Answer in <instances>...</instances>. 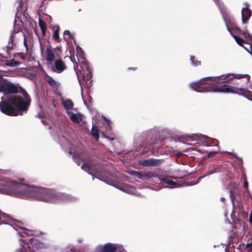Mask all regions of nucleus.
I'll list each match as a JSON object with an SVG mask.
<instances>
[{
	"label": "nucleus",
	"instance_id": "ddd939ff",
	"mask_svg": "<svg viewBox=\"0 0 252 252\" xmlns=\"http://www.w3.org/2000/svg\"><path fill=\"white\" fill-rule=\"evenodd\" d=\"M246 7L243 8L241 11L242 20L243 23L245 24L252 15V11L248 7L249 4L247 2L245 3Z\"/></svg>",
	"mask_w": 252,
	"mask_h": 252
},
{
	"label": "nucleus",
	"instance_id": "f257e3e1",
	"mask_svg": "<svg viewBox=\"0 0 252 252\" xmlns=\"http://www.w3.org/2000/svg\"><path fill=\"white\" fill-rule=\"evenodd\" d=\"M0 192L21 198H30L50 203H58L61 196L53 190L24 184L22 179L0 178Z\"/></svg>",
	"mask_w": 252,
	"mask_h": 252
},
{
	"label": "nucleus",
	"instance_id": "b1692460",
	"mask_svg": "<svg viewBox=\"0 0 252 252\" xmlns=\"http://www.w3.org/2000/svg\"><path fill=\"white\" fill-rule=\"evenodd\" d=\"M46 80L47 82L50 85H55V81L50 76H46Z\"/></svg>",
	"mask_w": 252,
	"mask_h": 252
},
{
	"label": "nucleus",
	"instance_id": "e433bc0d",
	"mask_svg": "<svg viewBox=\"0 0 252 252\" xmlns=\"http://www.w3.org/2000/svg\"><path fill=\"white\" fill-rule=\"evenodd\" d=\"M250 221L252 223V213L250 215Z\"/></svg>",
	"mask_w": 252,
	"mask_h": 252
},
{
	"label": "nucleus",
	"instance_id": "4be33fe9",
	"mask_svg": "<svg viewBox=\"0 0 252 252\" xmlns=\"http://www.w3.org/2000/svg\"><path fill=\"white\" fill-rule=\"evenodd\" d=\"M63 37L65 40H68L71 37L70 33L69 31H65L63 33Z\"/></svg>",
	"mask_w": 252,
	"mask_h": 252
},
{
	"label": "nucleus",
	"instance_id": "393cba45",
	"mask_svg": "<svg viewBox=\"0 0 252 252\" xmlns=\"http://www.w3.org/2000/svg\"><path fill=\"white\" fill-rule=\"evenodd\" d=\"M59 27L57 26V29L55 31L53 34V38L55 39L59 38Z\"/></svg>",
	"mask_w": 252,
	"mask_h": 252
},
{
	"label": "nucleus",
	"instance_id": "412c9836",
	"mask_svg": "<svg viewBox=\"0 0 252 252\" xmlns=\"http://www.w3.org/2000/svg\"><path fill=\"white\" fill-rule=\"evenodd\" d=\"M141 176L143 178L149 179V178H151L154 177V175L153 173H152L151 172H147V173H143L141 175Z\"/></svg>",
	"mask_w": 252,
	"mask_h": 252
},
{
	"label": "nucleus",
	"instance_id": "9d476101",
	"mask_svg": "<svg viewBox=\"0 0 252 252\" xmlns=\"http://www.w3.org/2000/svg\"><path fill=\"white\" fill-rule=\"evenodd\" d=\"M77 53L76 54V56L77 58V60L79 63L81 64L82 65H84L86 69V74H83V78L84 80L88 83V82H90L89 83H91V81L90 79L92 77L91 72L89 68V66L87 63H86V60H85L81 48H77Z\"/></svg>",
	"mask_w": 252,
	"mask_h": 252
},
{
	"label": "nucleus",
	"instance_id": "c9c22d12",
	"mask_svg": "<svg viewBox=\"0 0 252 252\" xmlns=\"http://www.w3.org/2000/svg\"><path fill=\"white\" fill-rule=\"evenodd\" d=\"M19 55L20 56V58L22 59H24V56L23 55H22L21 53H20L19 54Z\"/></svg>",
	"mask_w": 252,
	"mask_h": 252
},
{
	"label": "nucleus",
	"instance_id": "dca6fc26",
	"mask_svg": "<svg viewBox=\"0 0 252 252\" xmlns=\"http://www.w3.org/2000/svg\"><path fill=\"white\" fill-rule=\"evenodd\" d=\"M63 104L66 110L67 114L69 111H71L75 109L73 108V104L72 101L70 99H66L62 100Z\"/></svg>",
	"mask_w": 252,
	"mask_h": 252
},
{
	"label": "nucleus",
	"instance_id": "473e14b6",
	"mask_svg": "<svg viewBox=\"0 0 252 252\" xmlns=\"http://www.w3.org/2000/svg\"><path fill=\"white\" fill-rule=\"evenodd\" d=\"M216 152H209L207 154V156L208 157H211V156H214L216 154Z\"/></svg>",
	"mask_w": 252,
	"mask_h": 252
},
{
	"label": "nucleus",
	"instance_id": "49530a36",
	"mask_svg": "<svg viewBox=\"0 0 252 252\" xmlns=\"http://www.w3.org/2000/svg\"><path fill=\"white\" fill-rule=\"evenodd\" d=\"M248 35L250 37V35L249 33H248Z\"/></svg>",
	"mask_w": 252,
	"mask_h": 252
},
{
	"label": "nucleus",
	"instance_id": "1a4fd4ad",
	"mask_svg": "<svg viewBox=\"0 0 252 252\" xmlns=\"http://www.w3.org/2000/svg\"><path fill=\"white\" fill-rule=\"evenodd\" d=\"M61 50L60 47L52 48L48 46L45 54V60L49 64L61 58Z\"/></svg>",
	"mask_w": 252,
	"mask_h": 252
},
{
	"label": "nucleus",
	"instance_id": "72a5a7b5",
	"mask_svg": "<svg viewBox=\"0 0 252 252\" xmlns=\"http://www.w3.org/2000/svg\"><path fill=\"white\" fill-rule=\"evenodd\" d=\"M23 4H24V2H23V1L21 0L20 1L19 4V7L21 8V7H22V6H23Z\"/></svg>",
	"mask_w": 252,
	"mask_h": 252
},
{
	"label": "nucleus",
	"instance_id": "58836bf2",
	"mask_svg": "<svg viewBox=\"0 0 252 252\" xmlns=\"http://www.w3.org/2000/svg\"><path fill=\"white\" fill-rule=\"evenodd\" d=\"M230 154H231V155L234 156L235 157H236V154H235L234 153H230Z\"/></svg>",
	"mask_w": 252,
	"mask_h": 252
},
{
	"label": "nucleus",
	"instance_id": "a878e982",
	"mask_svg": "<svg viewBox=\"0 0 252 252\" xmlns=\"http://www.w3.org/2000/svg\"><path fill=\"white\" fill-rule=\"evenodd\" d=\"M190 60L191 61L192 64L193 65L197 66L199 64H200V62L199 61H196L194 62V57H191Z\"/></svg>",
	"mask_w": 252,
	"mask_h": 252
},
{
	"label": "nucleus",
	"instance_id": "39448f33",
	"mask_svg": "<svg viewBox=\"0 0 252 252\" xmlns=\"http://www.w3.org/2000/svg\"><path fill=\"white\" fill-rule=\"evenodd\" d=\"M7 224L12 226L14 229L17 231L18 234L22 238H25L33 234L32 230L27 229L23 226V223L22 221L13 220L8 215L0 211V224Z\"/></svg>",
	"mask_w": 252,
	"mask_h": 252
},
{
	"label": "nucleus",
	"instance_id": "bb28decb",
	"mask_svg": "<svg viewBox=\"0 0 252 252\" xmlns=\"http://www.w3.org/2000/svg\"><path fill=\"white\" fill-rule=\"evenodd\" d=\"M103 118L104 120V121H105V122L106 123V124H107V125L108 126V127L109 128H110V125L111 124V121L109 119H107L106 117H104V116H103Z\"/></svg>",
	"mask_w": 252,
	"mask_h": 252
},
{
	"label": "nucleus",
	"instance_id": "6e6552de",
	"mask_svg": "<svg viewBox=\"0 0 252 252\" xmlns=\"http://www.w3.org/2000/svg\"><path fill=\"white\" fill-rule=\"evenodd\" d=\"M96 252H125L123 246L117 243H108L98 246Z\"/></svg>",
	"mask_w": 252,
	"mask_h": 252
},
{
	"label": "nucleus",
	"instance_id": "4c0bfd02",
	"mask_svg": "<svg viewBox=\"0 0 252 252\" xmlns=\"http://www.w3.org/2000/svg\"><path fill=\"white\" fill-rule=\"evenodd\" d=\"M42 123L44 124V125H46V122L45 121V120H42Z\"/></svg>",
	"mask_w": 252,
	"mask_h": 252
},
{
	"label": "nucleus",
	"instance_id": "20e7f679",
	"mask_svg": "<svg viewBox=\"0 0 252 252\" xmlns=\"http://www.w3.org/2000/svg\"><path fill=\"white\" fill-rule=\"evenodd\" d=\"M81 168L91 175L93 176V180L94 178L95 177L106 184L112 186L124 192L131 194L138 195V194L136 193L135 189L133 187L127 184L120 185L117 184L112 179L106 176L105 173L103 172L97 170L95 167L91 162L84 163L81 166Z\"/></svg>",
	"mask_w": 252,
	"mask_h": 252
},
{
	"label": "nucleus",
	"instance_id": "79ce46f5",
	"mask_svg": "<svg viewBox=\"0 0 252 252\" xmlns=\"http://www.w3.org/2000/svg\"><path fill=\"white\" fill-rule=\"evenodd\" d=\"M201 137H202V138H206V136H202Z\"/></svg>",
	"mask_w": 252,
	"mask_h": 252
},
{
	"label": "nucleus",
	"instance_id": "a19ab883",
	"mask_svg": "<svg viewBox=\"0 0 252 252\" xmlns=\"http://www.w3.org/2000/svg\"><path fill=\"white\" fill-rule=\"evenodd\" d=\"M250 88L252 89V84H251L250 86Z\"/></svg>",
	"mask_w": 252,
	"mask_h": 252
},
{
	"label": "nucleus",
	"instance_id": "f704fd0d",
	"mask_svg": "<svg viewBox=\"0 0 252 252\" xmlns=\"http://www.w3.org/2000/svg\"><path fill=\"white\" fill-rule=\"evenodd\" d=\"M24 46H25L26 49H27V43H26L25 37H24Z\"/></svg>",
	"mask_w": 252,
	"mask_h": 252
},
{
	"label": "nucleus",
	"instance_id": "6ab92c4d",
	"mask_svg": "<svg viewBox=\"0 0 252 252\" xmlns=\"http://www.w3.org/2000/svg\"><path fill=\"white\" fill-rule=\"evenodd\" d=\"M20 63L19 62L16 61L13 59L7 61L5 63V65L6 66H16L19 65Z\"/></svg>",
	"mask_w": 252,
	"mask_h": 252
},
{
	"label": "nucleus",
	"instance_id": "2f4dec72",
	"mask_svg": "<svg viewBox=\"0 0 252 252\" xmlns=\"http://www.w3.org/2000/svg\"><path fill=\"white\" fill-rule=\"evenodd\" d=\"M246 50L250 53L252 54V45L250 46V50L248 49L246 47H244Z\"/></svg>",
	"mask_w": 252,
	"mask_h": 252
},
{
	"label": "nucleus",
	"instance_id": "f8f14e48",
	"mask_svg": "<svg viewBox=\"0 0 252 252\" xmlns=\"http://www.w3.org/2000/svg\"><path fill=\"white\" fill-rule=\"evenodd\" d=\"M67 115L70 120L74 123H79L83 122V115L78 112L77 110L75 109L71 111H69V113H67Z\"/></svg>",
	"mask_w": 252,
	"mask_h": 252
},
{
	"label": "nucleus",
	"instance_id": "37998d69",
	"mask_svg": "<svg viewBox=\"0 0 252 252\" xmlns=\"http://www.w3.org/2000/svg\"><path fill=\"white\" fill-rule=\"evenodd\" d=\"M246 33H247V32H244V33H243V34H244V35H245Z\"/></svg>",
	"mask_w": 252,
	"mask_h": 252
},
{
	"label": "nucleus",
	"instance_id": "cd10ccee",
	"mask_svg": "<svg viewBox=\"0 0 252 252\" xmlns=\"http://www.w3.org/2000/svg\"><path fill=\"white\" fill-rule=\"evenodd\" d=\"M73 157L74 158H76V162L77 163V164L78 165H79L80 164V161L82 160L81 159V158L80 157H79L78 156L77 157H76V155L74 154V155L73 156Z\"/></svg>",
	"mask_w": 252,
	"mask_h": 252
},
{
	"label": "nucleus",
	"instance_id": "423d86ee",
	"mask_svg": "<svg viewBox=\"0 0 252 252\" xmlns=\"http://www.w3.org/2000/svg\"><path fill=\"white\" fill-rule=\"evenodd\" d=\"M216 4L218 5L219 8L222 15L223 18L225 22V24L226 25V27L227 30L231 33V34L233 36L234 38L235 39L236 42L240 45H242L243 43H244V41L243 39L239 37L238 36L236 35V34H239V32H241V31L236 26L234 22L233 21L231 23V22L230 21V24L231 25L232 28H230L228 25L227 21H226V19L225 17V9L224 7L223 6L222 3H220V0H214Z\"/></svg>",
	"mask_w": 252,
	"mask_h": 252
},
{
	"label": "nucleus",
	"instance_id": "aec40b11",
	"mask_svg": "<svg viewBox=\"0 0 252 252\" xmlns=\"http://www.w3.org/2000/svg\"><path fill=\"white\" fill-rule=\"evenodd\" d=\"M39 25L43 34H44L46 30V25L44 22L40 19H39Z\"/></svg>",
	"mask_w": 252,
	"mask_h": 252
},
{
	"label": "nucleus",
	"instance_id": "7ed1b4c3",
	"mask_svg": "<svg viewBox=\"0 0 252 252\" xmlns=\"http://www.w3.org/2000/svg\"><path fill=\"white\" fill-rule=\"evenodd\" d=\"M242 77H245L246 82L249 81L250 78L248 75L227 74L218 77H209L202 79L200 81L191 83L190 87L193 90L197 92L213 91L235 93L240 94L245 91V89L240 85V81L236 83L237 86H225L218 88L216 87L217 85L225 83L227 80L228 81L234 78L240 79Z\"/></svg>",
	"mask_w": 252,
	"mask_h": 252
},
{
	"label": "nucleus",
	"instance_id": "0eeeda50",
	"mask_svg": "<svg viewBox=\"0 0 252 252\" xmlns=\"http://www.w3.org/2000/svg\"><path fill=\"white\" fill-rule=\"evenodd\" d=\"M32 245V250L30 248L29 244H27L26 240L21 239L20 248L16 250L15 252H34V250L40 249L42 247L43 244L36 239L31 238L29 240Z\"/></svg>",
	"mask_w": 252,
	"mask_h": 252
},
{
	"label": "nucleus",
	"instance_id": "a211bd4d",
	"mask_svg": "<svg viewBox=\"0 0 252 252\" xmlns=\"http://www.w3.org/2000/svg\"><path fill=\"white\" fill-rule=\"evenodd\" d=\"M91 133L96 141L98 140L99 138L98 130L97 127L94 125H93Z\"/></svg>",
	"mask_w": 252,
	"mask_h": 252
},
{
	"label": "nucleus",
	"instance_id": "9b49d317",
	"mask_svg": "<svg viewBox=\"0 0 252 252\" xmlns=\"http://www.w3.org/2000/svg\"><path fill=\"white\" fill-rule=\"evenodd\" d=\"M51 70L57 73H61L64 70L66 67L65 63L60 58L56 60L54 62L49 64Z\"/></svg>",
	"mask_w": 252,
	"mask_h": 252
},
{
	"label": "nucleus",
	"instance_id": "a18cd8bd",
	"mask_svg": "<svg viewBox=\"0 0 252 252\" xmlns=\"http://www.w3.org/2000/svg\"><path fill=\"white\" fill-rule=\"evenodd\" d=\"M2 171L0 170V174L1 173Z\"/></svg>",
	"mask_w": 252,
	"mask_h": 252
},
{
	"label": "nucleus",
	"instance_id": "c85d7f7f",
	"mask_svg": "<svg viewBox=\"0 0 252 252\" xmlns=\"http://www.w3.org/2000/svg\"><path fill=\"white\" fill-rule=\"evenodd\" d=\"M246 247L248 248H250V250L248 251V252H252V241L251 243L247 244Z\"/></svg>",
	"mask_w": 252,
	"mask_h": 252
},
{
	"label": "nucleus",
	"instance_id": "4468645a",
	"mask_svg": "<svg viewBox=\"0 0 252 252\" xmlns=\"http://www.w3.org/2000/svg\"><path fill=\"white\" fill-rule=\"evenodd\" d=\"M158 178L161 182H163L167 184V186L164 187V188H174L181 186L178 183L171 180L167 178H162L161 176H159Z\"/></svg>",
	"mask_w": 252,
	"mask_h": 252
},
{
	"label": "nucleus",
	"instance_id": "c756f323",
	"mask_svg": "<svg viewBox=\"0 0 252 252\" xmlns=\"http://www.w3.org/2000/svg\"><path fill=\"white\" fill-rule=\"evenodd\" d=\"M193 137V138L191 139V141L197 140L200 139V136H199L198 135H194Z\"/></svg>",
	"mask_w": 252,
	"mask_h": 252
},
{
	"label": "nucleus",
	"instance_id": "7c9ffc66",
	"mask_svg": "<svg viewBox=\"0 0 252 252\" xmlns=\"http://www.w3.org/2000/svg\"><path fill=\"white\" fill-rule=\"evenodd\" d=\"M214 173V171L211 170L209 171V173L205 175H204L203 176H201L200 177H199V178L198 179V181H199V180H200L201 179L204 178V177H205L206 176L208 175H210V174H213Z\"/></svg>",
	"mask_w": 252,
	"mask_h": 252
},
{
	"label": "nucleus",
	"instance_id": "f3484780",
	"mask_svg": "<svg viewBox=\"0 0 252 252\" xmlns=\"http://www.w3.org/2000/svg\"><path fill=\"white\" fill-rule=\"evenodd\" d=\"M158 161L156 159H149L141 161V164L144 166H153L158 164Z\"/></svg>",
	"mask_w": 252,
	"mask_h": 252
},
{
	"label": "nucleus",
	"instance_id": "2eb2a0df",
	"mask_svg": "<svg viewBox=\"0 0 252 252\" xmlns=\"http://www.w3.org/2000/svg\"><path fill=\"white\" fill-rule=\"evenodd\" d=\"M19 32V29H15L12 31L11 33V35L9 37L8 43L6 46V51L8 52L13 49V46L15 45L14 39L15 38V34L18 33Z\"/></svg>",
	"mask_w": 252,
	"mask_h": 252
},
{
	"label": "nucleus",
	"instance_id": "c03bdc74",
	"mask_svg": "<svg viewBox=\"0 0 252 252\" xmlns=\"http://www.w3.org/2000/svg\"><path fill=\"white\" fill-rule=\"evenodd\" d=\"M70 154H72V152L71 151L69 152Z\"/></svg>",
	"mask_w": 252,
	"mask_h": 252
},
{
	"label": "nucleus",
	"instance_id": "ea45409f",
	"mask_svg": "<svg viewBox=\"0 0 252 252\" xmlns=\"http://www.w3.org/2000/svg\"><path fill=\"white\" fill-rule=\"evenodd\" d=\"M220 200H221L222 202H223V201H224V198H220Z\"/></svg>",
	"mask_w": 252,
	"mask_h": 252
},
{
	"label": "nucleus",
	"instance_id": "5701e85b",
	"mask_svg": "<svg viewBox=\"0 0 252 252\" xmlns=\"http://www.w3.org/2000/svg\"><path fill=\"white\" fill-rule=\"evenodd\" d=\"M244 186L245 187V191L246 192V193L248 195H249V190H248V183L246 178V177H245V179H244Z\"/></svg>",
	"mask_w": 252,
	"mask_h": 252
},
{
	"label": "nucleus",
	"instance_id": "f03ea898",
	"mask_svg": "<svg viewBox=\"0 0 252 252\" xmlns=\"http://www.w3.org/2000/svg\"><path fill=\"white\" fill-rule=\"evenodd\" d=\"M17 87L3 79L0 75V92L4 93L1 97L0 109L1 112L10 116L22 115L26 112L30 103L26 93L15 94Z\"/></svg>",
	"mask_w": 252,
	"mask_h": 252
}]
</instances>
